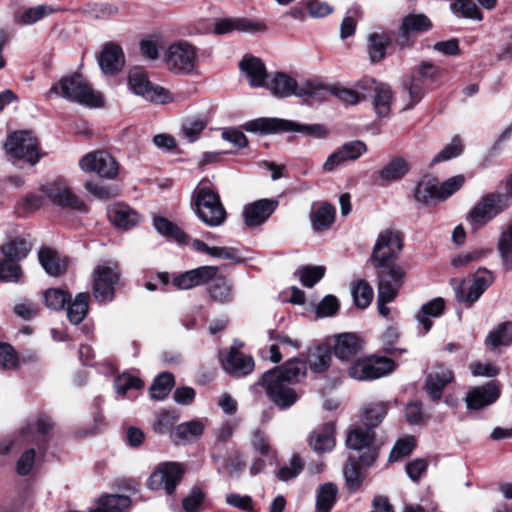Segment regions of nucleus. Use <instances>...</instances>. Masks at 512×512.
Returning a JSON list of instances; mask_svg holds the SVG:
<instances>
[{
  "mask_svg": "<svg viewBox=\"0 0 512 512\" xmlns=\"http://www.w3.org/2000/svg\"><path fill=\"white\" fill-rule=\"evenodd\" d=\"M492 252L491 249L476 248L470 251L462 252L452 258L451 264L455 268H463L470 263L480 260Z\"/></svg>",
  "mask_w": 512,
  "mask_h": 512,
  "instance_id": "13d9d810",
  "label": "nucleus"
},
{
  "mask_svg": "<svg viewBox=\"0 0 512 512\" xmlns=\"http://www.w3.org/2000/svg\"><path fill=\"white\" fill-rule=\"evenodd\" d=\"M498 251L507 270L512 269V224L501 234L498 241Z\"/></svg>",
  "mask_w": 512,
  "mask_h": 512,
  "instance_id": "603ef678",
  "label": "nucleus"
},
{
  "mask_svg": "<svg viewBox=\"0 0 512 512\" xmlns=\"http://www.w3.org/2000/svg\"><path fill=\"white\" fill-rule=\"evenodd\" d=\"M278 206L274 199H261L247 204L243 210L244 222L247 227H257L267 221Z\"/></svg>",
  "mask_w": 512,
  "mask_h": 512,
  "instance_id": "4be33fe9",
  "label": "nucleus"
},
{
  "mask_svg": "<svg viewBox=\"0 0 512 512\" xmlns=\"http://www.w3.org/2000/svg\"><path fill=\"white\" fill-rule=\"evenodd\" d=\"M217 272L215 266H201L174 277L173 285L182 290L191 289L212 280Z\"/></svg>",
  "mask_w": 512,
  "mask_h": 512,
  "instance_id": "393cba45",
  "label": "nucleus"
},
{
  "mask_svg": "<svg viewBox=\"0 0 512 512\" xmlns=\"http://www.w3.org/2000/svg\"><path fill=\"white\" fill-rule=\"evenodd\" d=\"M387 409V405L383 402L372 403L365 406L363 410L365 426L373 429L380 424L387 414Z\"/></svg>",
  "mask_w": 512,
  "mask_h": 512,
  "instance_id": "3c124183",
  "label": "nucleus"
},
{
  "mask_svg": "<svg viewBox=\"0 0 512 512\" xmlns=\"http://www.w3.org/2000/svg\"><path fill=\"white\" fill-rule=\"evenodd\" d=\"M325 274L324 266H301L297 269L299 280L305 287H313Z\"/></svg>",
  "mask_w": 512,
  "mask_h": 512,
  "instance_id": "5fc2aeb1",
  "label": "nucleus"
},
{
  "mask_svg": "<svg viewBox=\"0 0 512 512\" xmlns=\"http://www.w3.org/2000/svg\"><path fill=\"white\" fill-rule=\"evenodd\" d=\"M38 258L41 266L51 276H59L67 269L66 261L51 248L40 249Z\"/></svg>",
  "mask_w": 512,
  "mask_h": 512,
  "instance_id": "72a5a7b5",
  "label": "nucleus"
},
{
  "mask_svg": "<svg viewBox=\"0 0 512 512\" xmlns=\"http://www.w3.org/2000/svg\"><path fill=\"white\" fill-rule=\"evenodd\" d=\"M240 32H263L266 26L261 22H254L245 18H225L217 21L214 25V32L218 35L230 33L232 31Z\"/></svg>",
  "mask_w": 512,
  "mask_h": 512,
  "instance_id": "cd10ccee",
  "label": "nucleus"
},
{
  "mask_svg": "<svg viewBox=\"0 0 512 512\" xmlns=\"http://www.w3.org/2000/svg\"><path fill=\"white\" fill-rule=\"evenodd\" d=\"M242 127L246 132L259 134L297 132L316 139H322L328 135L326 128L321 124H300L281 118L261 117L244 123Z\"/></svg>",
  "mask_w": 512,
  "mask_h": 512,
  "instance_id": "7ed1b4c3",
  "label": "nucleus"
},
{
  "mask_svg": "<svg viewBox=\"0 0 512 512\" xmlns=\"http://www.w3.org/2000/svg\"><path fill=\"white\" fill-rule=\"evenodd\" d=\"M378 273V295L387 299H395L402 287L406 272L399 265L380 267Z\"/></svg>",
  "mask_w": 512,
  "mask_h": 512,
  "instance_id": "6ab92c4d",
  "label": "nucleus"
},
{
  "mask_svg": "<svg viewBox=\"0 0 512 512\" xmlns=\"http://www.w3.org/2000/svg\"><path fill=\"white\" fill-rule=\"evenodd\" d=\"M53 428V422L50 417L40 415L33 422H28L23 426L14 440H4L0 443V454L8 453L14 446H22L24 444L39 443L42 438L47 435Z\"/></svg>",
  "mask_w": 512,
  "mask_h": 512,
  "instance_id": "f8f14e48",
  "label": "nucleus"
},
{
  "mask_svg": "<svg viewBox=\"0 0 512 512\" xmlns=\"http://www.w3.org/2000/svg\"><path fill=\"white\" fill-rule=\"evenodd\" d=\"M395 369V363L383 357H370V380L383 377Z\"/></svg>",
  "mask_w": 512,
  "mask_h": 512,
  "instance_id": "052dcab7",
  "label": "nucleus"
},
{
  "mask_svg": "<svg viewBox=\"0 0 512 512\" xmlns=\"http://www.w3.org/2000/svg\"><path fill=\"white\" fill-rule=\"evenodd\" d=\"M267 88L273 95L281 98L291 95L300 98H313L321 96L325 92L324 85L319 82L306 81L298 86L294 78L282 72H277L271 76Z\"/></svg>",
  "mask_w": 512,
  "mask_h": 512,
  "instance_id": "39448f33",
  "label": "nucleus"
},
{
  "mask_svg": "<svg viewBox=\"0 0 512 512\" xmlns=\"http://www.w3.org/2000/svg\"><path fill=\"white\" fill-rule=\"evenodd\" d=\"M32 243L23 237L10 239L1 246L2 254L9 260L19 262L26 258L31 251Z\"/></svg>",
  "mask_w": 512,
  "mask_h": 512,
  "instance_id": "c9c22d12",
  "label": "nucleus"
},
{
  "mask_svg": "<svg viewBox=\"0 0 512 512\" xmlns=\"http://www.w3.org/2000/svg\"><path fill=\"white\" fill-rule=\"evenodd\" d=\"M359 88L364 100L371 99L372 106L378 117H388L394 101L391 87L374 78L364 77L359 80Z\"/></svg>",
  "mask_w": 512,
  "mask_h": 512,
  "instance_id": "9d476101",
  "label": "nucleus"
},
{
  "mask_svg": "<svg viewBox=\"0 0 512 512\" xmlns=\"http://www.w3.org/2000/svg\"><path fill=\"white\" fill-rule=\"evenodd\" d=\"M174 385V377L171 373H162L150 387V396L155 400H163L171 391Z\"/></svg>",
  "mask_w": 512,
  "mask_h": 512,
  "instance_id": "8fccbe9b",
  "label": "nucleus"
},
{
  "mask_svg": "<svg viewBox=\"0 0 512 512\" xmlns=\"http://www.w3.org/2000/svg\"><path fill=\"white\" fill-rule=\"evenodd\" d=\"M131 505V500L125 495H106L99 499L97 509L92 512H124Z\"/></svg>",
  "mask_w": 512,
  "mask_h": 512,
  "instance_id": "c03bdc74",
  "label": "nucleus"
},
{
  "mask_svg": "<svg viewBox=\"0 0 512 512\" xmlns=\"http://www.w3.org/2000/svg\"><path fill=\"white\" fill-rule=\"evenodd\" d=\"M107 215L115 227L123 230H129L141 221V216L136 210L122 203L111 205Z\"/></svg>",
  "mask_w": 512,
  "mask_h": 512,
  "instance_id": "bb28decb",
  "label": "nucleus"
},
{
  "mask_svg": "<svg viewBox=\"0 0 512 512\" xmlns=\"http://www.w3.org/2000/svg\"><path fill=\"white\" fill-rule=\"evenodd\" d=\"M408 161L400 156L393 157L380 171L379 179L391 183L403 178L409 171Z\"/></svg>",
  "mask_w": 512,
  "mask_h": 512,
  "instance_id": "f704fd0d",
  "label": "nucleus"
},
{
  "mask_svg": "<svg viewBox=\"0 0 512 512\" xmlns=\"http://www.w3.org/2000/svg\"><path fill=\"white\" fill-rule=\"evenodd\" d=\"M79 166L84 172L97 173L100 177L107 179L116 178L119 172L118 163L105 151L86 154L80 159Z\"/></svg>",
  "mask_w": 512,
  "mask_h": 512,
  "instance_id": "f3484780",
  "label": "nucleus"
},
{
  "mask_svg": "<svg viewBox=\"0 0 512 512\" xmlns=\"http://www.w3.org/2000/svg\"><path fill=\"white\" fill-rule=\"evenodd\" d=\"M239 67L240 70L245 73L251 87L264 86L267 71L261 59L246 55L240 61Z\"/></svg>",
  "mask_w": 512,
  "mask_h": 512,
  "instance_id": "c756f323",
  "label": "nucleus"
},
{
  "mask_svg": "<svg viewBox=\"0 0 512 512\" xmlns=\"http://www.w3.org/2000/svg\"><path fill=\"white\" fill-rule=\"evenodd\" d=\"M454 380L453 372L443 366L438 365L433 368L426 377L425 388L430 398L439 401L442 397L445 387Z\"/></svg>",
  "mask_w": 512,
  "mask_h": 512,
  "instance_id": "a878e982",
  "label": "nucleus"
},
{
  "mask_svg": "<svg viewBox=\"0 0 512 512\" xmlns=\"http://www.w3.org/2000/svg\"><path fill=\"white\" fill-rule=\"evenodd\" d=\"M325 92L321 96H316L315 98L321 99L326 94H331L342 101L345 105H355L360 101L364 100L362 98V92L359 88V81L356 82L353 89L345 88L342 86H324Z\"/></svg>",
  "mask_w": 512,
  "mask_h": 512,
  "instance_id": "a19ab883",
  "label": "nucleus"
},
{
  "mask_svg": "<svg viewBox=\"0 0 512 512\" xmlns=\"http://www.w3.org/2000/svg\"><path fill=\"white\" fill-rule=\"evenodd\" d=\"M478 3L485 9H493L496 5V0H477ZM455 14H459L464 18L474 20H481L482 14L473 0H454L450 6Z\"/></svg>",
  "mask_w": 512,
  "mask_h": 512,
  "instance_id": "7c9ffc66",
  "label": "nucleus"
},
{
  "mask_svg": "<svg viewBox=\"0 0 512 512\" xmlns=\"http://www.w3.org/2000/svg\"><path fill=\"white\" fill-rule=\"evenodd\" d=\"M184 470L177 462H164L152 472L147 487L150 490H164L167 495H172L182 479Z\"/></svg>",
  "mask_w": 512,
  "mask_h": 512,
  "instance_id": "4468645a",
  "label": "nucleus"
},
{
  "mask_svg": "<svg viewBox=\"0 0 512 512\" xmlns=\"http://www.w3.org/2000/svg\"><path fill=\"white\" fill-rule=\"evenodd\" d=\"M335 445L334 425L326 424L321 430L313 431L310 446L317 452L331 451Z\"/></svg>",
  "mask_w": 512,
  "mask_h": 512,
  "instance_id": "4c0bfd02",
  "label": "nucleus"
},
{
  "mask_svg": "<svg viewBox=\"0 0 512 512\" xmlns=\"http://www.w3.org/2000/svg\"><path fill=\"white\" fill-rule=\"evenodd\" d=\"M445 308V302L442 298H435L421 307V310L416 314V319L419 324L424 328V332H428L432 327V321L429 317H439Z\"/></svg>",
  "mask_w": 512,
  "mask_h": 512,
  "instance_id": "ea45409f",
  "label": "nucleus"
},
{
  "mask_svg": "<svg viewBox=\"0 0 512 512\" xmlns=\"http://www.w3.org/2000/svg\"><path fill=\"white\" fill-rule=\"evenodd\" d=\"M206 127L201 119H190L182 124V135L190 143L195 142Z\"/></svg>",
  "mask_w": 512,
  "mask_h": 512,
  "instance_id": "338daca9",
  "label": "nucleus"
},
{
  "mask_svg": "<svg viewBox=\"0 0 512 512\" xmlns=\"http://www.w3.org/2000/svg\"><path fill=\"white\" fill-rule=\"evenodd\" d=\"M153 224L157 232L164 236L172 237L178 242H184L186 239L185 233L164 217H155Z\"/></svg>",
  "mask_w": 512,
  "mask_h": 512,
  "instance_id": "6e6d98bb",
  "label": "nucleus"
},
{
  "mask_svg": "<svg viewBox=\"0 0 512 512\" xmlns=\"http://www.w3.org/2000/svg\"><path fill=\"white\" fill-rule=\"evenodd\" d=\"M42 191L53 204L61 208L78 211L85 209L84 203L71 190L69 184L63 178L47 182L42 186Z\"/></svg>",
  "mask_w": 512,
  "mask_h": 512,
  "instance_id": "dca6fc26",
  "label": "nucleus"
},
{
  "mask_svg": "<svg viewBox=\"0 0 512 512\" xmlns=\"http://www.w3.org/2000/svg\"><path fill=\"white\" fill-rule=\"evenodd\" d=\"M22 276L20 265L6 257L0 259V282H17Z\"/></svg>",
  "mask_w": 512,
  "mask_h": 512,
  "instance_id": "680f3d73",
  "label": "nucleus"
},
{
  "mask_svg": "<svg viewBox=\"0 0 512 512\" xmlns=\"http://www.w3.org/2000/svg\"><path fill=\"white\" fill-rule=\"evenodd\" d=\"M4 149L11 161L24 160L34 165L40 158L37 139L27 130L9 134L4 143Z\"/></svg>",
  "mask_w": 512,
  "mask_h": 512,
  "instance_id": "0eeeda50",
  "label": "nucleus"
},
{
  "mask_svg": "<svg viewBox=\"0 0 512 512\" xmlns=\"http://www.w3.org/2000/svg\"><path fill=\"white\" fill-rule=\"evenodd\" d=\"M331 355L328 350L324 348H317L309 356V368L314 373H321L329 367Z\"/></svg>",
  "mask_w": 512,
  "mask_h": 512,
  "instance_id": "0e129e2a",
  "label": "nucleus"
},
{
  "mask_svg": "<svg viewBox=\"0 0 512 512\" xmlns=\"http://www.w3.org/2000/svg\"><path fill=\"white\" fill-rule=\"evenodd\" d=\"M366 150V145L362 141L347 142L326 159L323 164V170L332 172L346 161L357 160Z\"/></svg>",
  "mask_w": 512,
  "mask_h": 512,
  "instance_id": "5701e85b",
  "label": "nucleus"
},
{
  "mask_svg": "<svg viewBox=\"0 0 512 512\" xmlns=\"http://www.w3.org/2000/svg\"><path fill=\"white\" fill-rule=\"evenodd\" d=\"M432 27L429 18L423 14H410L403 18L399 29L396 43L400 48H407L412 45L410 35L428 31Z\"/></svg>",
  "mask_w": 512,
  "mask_h": 512,
  "instance_id": "412c9836",
  "label": "nucleus"
},
{
  "mask_svg": "<svg viewBox=\"0 0 512 512\" xmlns=\"http://www.w3.org/2000/svg\"><path fill=\"white\" fill-rule=\"evenodd\" d=\"M512 344V322H504L491 331L486 338V345L491 350L500 346H509Z\"/></svg>",
  "mask_w": 512,
  "mask_h": 512,
  "instance_id": "79ce46f5",
  "label": "nucleus"
},
{
  "mask_svg": "<svg viewBox=\"0 0 512 512\" xmlns=\"http://www.w3.org/2000/svg\"><path fill=\"white\" fill-rule=\"evenodd\" d=\"M391 42L390 35L385 31L373 32L368 37V54L372 62H379L386 55V48Z\"/></svg>",
  "mask_w": 512,
  "mask_h": 512,
  "instance_id": "e433bc0d",
  "label": "nucleus"
},
{
  "mask_svg": "<svg viewBox=\"0 0 512 512\" xmlns=\"http://www.w3.org/2000/svg\"><path fill=\"white\" fill-rule=\"evenodd\" d=\"M360 339L351 333H344L337 337L334 353L340 360H350L361 351Z\"/></svg>",
  "mask_w": 512,
  "mask_h": 512,
  "instance_id": "2f4dec72",
  "label": "nucleus"
},
{
  "mask_svg": "<svg viewBox=\"0 0 512 512\" xmlns=\"http://www.w3.org/2000/svg\"><path fill=\"white\" fill-rule=\"evenodd\" d=\"M89 293L81 292L76 295L74 301L67 308L69 321L77 325L83 321L88 312Z\"/></svg>",
  "mask_w": 512,
  "mask_h": 512,
  "instance_id": "49530a36",
  "label": "nucleus"
},
{
  "mask_svg": "<svg viewBox=\"0 0 512 512\" xmlns=\"http://www.w3.org/2000/svg\"><path fill=\"white\" fill-rule=\"evenodd\" d=\"M305 370L303 361L289 360L281 367L265 372L258 383L265 387L266 394L277 407L286 409L298 399L290 384L298 381L305 374Z\"/></svg>",
  "mask_w": 512,
  "mask_h": 512,
  "instance_id": "f257e3e1",
  "label": "nucleus"
},
{
  "mask_svg": "<svg viewBox=\"0 0 512 512\" xmlns=\"http://www.w3.org/2000/svg\"><path fill=\"white\" fill-rule=\"evenodd\" d=\"M338 489L333 483L321 485L316 495V512H330L332 509Z\"/></svg>",
  "mask_w": 512,
  "mask_h": 512,
  "instance_id": "09e8293b",
  "label": "nucleus"
},
{
  "mask_svg": "<svg viewBox=\"0 0 512 512\" xmlns=\"http://www.w3.org/2000/svg\"><path fill=\"white\" fill-rule=\"evenodd\" d=\"M375 433L371 427H357L351 430L346 439V445L349 449L362 450L367 448V453L360 456V460L365 465H371L378 457L377 449L372 447Z\"/></svg>",
  "mask_w": 512,
  "mask_h": 512,
  "instance_id": "a211bd4d",
  "label": "nucleus"
},
{
  "mask_svg": "<svg viewBox=\"0 0 512 512\" xmlns=\"http://www.w3.org/2000/svg\"><path fill=\"white\" fill-rule=\"evenodd\" d=\"M464 182L462 175L453 176L441 184L434 179L422 180L415 187L414 197L422 203L444 201L457 192Z\"/></svg>",
  "mask_w": 512,
  "mask_h": 512,
  "instance_id": "6e6552de",
  "label": "nucleus"
},
{
  "mask_svg": "<svg viewBox=\"0 0 512 512\" xmlns=\"http://www.w3.org/2000/svg\"><path fill=\"white\" fill-rule=\"evenodd\" d=\"M223 369L234 377H244L254 369V360L251 356L231 348L228 353L221 356Z\"/></svg>",
  "mask_w": 512,
  "mask_h": 512,
  "instance_id": "b1692460",
  "label": "nucleus"
},
{
  "mask_svg": "<svg viewBox=\"0 0 512 512\" xmlns=\"http://www.w3.org/2000/svg\"><path fill=\"white\" fill-rule=\"evenodd\" d=\"M463 151V144L458 136L453 137L451 142L447 144L439 153H437L431 161V165H436L443 161H448L459 156Z\"/></svg>",
  "mask_w": 512,
  "mask_h": 512,
  "instance_id": "bf43d9fd",
  "label": "nucleus"
},
{
  "mask_svg": "<svg viewBox=\"0 0 512 512\" xmlns=\"http://www.w3.org/2000/svg\"><path fill=\"white\" fill-rule=\"evenodd\" d=\"M70 298L71 296L61 289H48L44 293L46 306L53 310H60L64 308Z\"/></svg>",
  "mask_w": 512,
  "mask_h": 512,
  "instance_id": "69168bd1",
  "label": "nucleus"
},
{
  "mask_svg": "<svg viewBox=\"0 0 512 512\" xmlns=\"http://www.w3.org/2000/svg\"><path fill=\"white\" fill-rule=\"evenodd\" d=\"M128 86L134 94L156 104L171 103L178 98L169 90L151 84L146 74L139 68H135L129 72Z\"/></svg>",
  "mask_w": 512,
  "mask_h": 512,
  "instance_id": "9b49d317",
  "label": "nucleus"
},
{
  "mask_svg": "<svg viewBox=\"0 0 512 512\" xmlns=\"http://www.w3.org/2000/svg\"><path fill=\"white\" fill-rule=\"evenodd\" d=\"M209 295L212 300L220 303L231 301L233 298L231 281L223 276H215L209 287Z\"/></svg>",
  "mask_w": 512,
  "mask_h": 512,
  "instance_id": "a18cd8bd",
  "label": "nucleus"
},
{
  "mask_svg": "<svg viewBox=\"0 0 512 512\" xmlns=\"http://www.w3.org/2000/svg\"><path fill=\"white\" fill-rule=\"evenodd\" d=\"M500 395V385L491 381L470 390L465 397L466 406L470 410H480L495 403Z\"/></svg>",
  "mask_w": 512,
  "mask_h": 512,
  "instance_id": "aec40b11",
  "label": "nucleus"
},
{
  "mask_svg": "<svg viewBox=\"0 0 512 512\" xmlns=\"http://www.w3.org/2000/svg\"><path fill=\"white\" fill-rule=\"evenodd\" d=\"M56 11L57 9L50 5H39L16 14L15 21L22 25H32Z\"/></svg>",
  "mask_w": 512,
  "mask_h": 512,
  "instance_id": "de8ad7c7",
  "label": "nucleus"
},
{
  "mask_svg": "<svg viewBox=\"0 0 512 512\" xmlns=\"http://www.w3.org/2000/svg\"><path fill=\"white\" fill-rule=\"evenodd\" d=\"M508 206V194L489 193L483 196L471 209L466 220L473 230H477L503 212Z\"/></svg>",
  "mask_w": 512,
  "mask_h": 512,
  "instance_id": "423d86ee",
  "label": "nucleus"
},
{
  "mask_svg": "<svg viewBox=\"0 0 512 512\" xmlns=\"http://www.w3.org/2000/svg\"><path fill=\"white\" fill-rule=\"evenodd\" d=\"M351 293H352L355 305L361 309L368 307L373 299V296H374L372 287L368 284V282H366L364 280L358 281L352 287Z\"/></svg>",
  "mask_w": 512,
  "mask_h": 512,
  "instance_id": "864d4df0",
  "label": "nucleus"
},
{
  "mask_svg": "<svg viewBox=\"0 0 512 512\" xmlns=\"http://www.w3.org/2000/svg\"><path fill=\"white\" fill-rule=\"evenodd\" d=\"M196 48L186 41L171 44L165 52V63L169 71L175 74H190L195 67Z\"/></svg>",
  "mask_w": 512,
  "mask_h": 512,
  "instance_id": "ddd939ff",
  "label": "nucleus"
},
{
  "mask_svg": "<svg viewBox=\"0 0 512 512\" xmlns=\"http://www.w3.org/2000/svg\"><path fill=\"white\" fill-rule=\"evenodd\" d=\"M124 62L123 51L115 44L106 45L98 57L100 68L106 75H113L121 71Z\"/></svg>",
  "mask_w": 512,
  "mask_h": 512,
  "instance_id": "c85d7f7f",
  "label": "nucleus"
},
{
  "mask_svg": "<svg viewBox=\"0 0 512 512\" xmlns=\"http://www.w3.org/2000/svg\"><path fill=\"white\" fill-rule=\"evenodd\" d=\"M118 280L119 271L116 266H97L92 273L93 297L100 303L112 301Z\"/></svg>",
  "mask_w": 512,
  "mask_h": 512,
  "instance_id": "2eb2a0df",
  "label": "nucleus"
},
{
  "mask_svg": "<svg viewBox=\"0 0 512 512\" xmlns=\"http://www.w3.org/2000/svg\"><path fill=\"white\" fill-rule=\"evenodd\" d=\"M416 447V439L413 436H405L399 439L395 445L393 446L390 455L389 461L396 462L400 459L410 455L414 448Z\"/></svg>",
  "mask_w": 512,
  "mask_h": 512,
  "instance_id": "4d7b16f0",
  "label": "nucleus"
},
{
  "mask_svg": "<svg viewBox=\"0 0 512 512\" xmlns=\"http://www.w3.org/2000/svg\"><path fill=\"white\" fill-rule=\"evenodd\" d=\"M194 210L199 219L208 226L221 225L226 219V211L217 192L210 187L199 185L192 195Z\"/></svg>",
  "mask_w": 512,
  "mask_h": 512,
  "instance_id": "20e7f679",
  "label": "nucleus"
},
{
  "mask_svg": "<svg viewBox=\"0 0 512 512\" xmlns=\"http://www.w3.org/2000/svg\"><path fill=\"white\" fill-rule=\"evenodd\" d=\"M451 284L453 286L457 300L469 306L476 302L484 293V291L480 289L478 286H475L473 282L468 284L464 279H453L451 281Z\"/></svg>",
  "mask_w": 512,
  "mask_h": 512,
  "instance_id": "58836bf2",
  "label": "nucleus"
},
{
  "mask_svg": "<svg viewBox=\"0 0 512 512\" xmlns=\"http://www.w3.org/2000/svg\"><path fill=\"white\" fill-rule=\"evenodd\" d=\"M403 239L401 233L395 230H384L378 234L374 244L370 262L374 268L388 267L401 252Z\"/></svg>",
  "mask_w": 512,
  "mask_h": 512,
  "instance_id": "1a4fd4ad",
  "label": "nucleus"
},
{
  "mask_svg": "<svg viewBox=\"0 0 512 512\" xmlns=\"http://www.w3.org/2000/svg\"><path fill=\"white\" fill-rule=\"evenodd\" d=\"M361 18V11L358 7L348 10L340 25V37L346 39L355 32L358 20Z\"/></svg>",
  "mask_w": 512,
  "mask_h": 512,
  "instance_id": "e2e57ef3",
  "label": "nucleus"
},
{
  "mask_svg": "<svg viewBox=\"0 0 512 512\" xmlns=\"http://www.w3.org/2000/svg\"><path fill=\"white\" fill-rule=\"evenodd\" d=\"M46 99L62 97L89 107H99L103 103L100 92L95 91L79 74L65 76L53 84L45 94Z\"/></svg>",
  "mask_w": 512,
  "mask_h": 512,
  "instance_id": "f03ea898",
  "label": "nucleus"
},
{
  "mask_svg": "<svg viewBox=\"0 0 512 512\" xmlns=\"http://www.w3.org/2000/svg\"><path fill=\"white\" fill-rule=\"evenodd\" d=\"M204 423L193 420L179 424L172 434L175 443H191L197 441L204 432Z\"/></svg>",
  "mask_w": 512,
  "mask_h": 512,
  "instance_id": "473e14b6",
  "label": "nucleus"
},
{
  "mask_svg": "<svg viewBox=\"0 0 512 512\" xmlns=\"http://www.w3.org/2000/svg\"><path fill=\"white\" fill-rule=\"evenodd\" d=\"M335 218V208L329 203H322L311 214V224L315 231L328 229Z\"/></svg>",
  "mask_w": 512,
  "mask_h": 512,
  "instance_id": "37998d69",
  "label": "nucleus"
},
{
  "mask_svg": "<svg viewBox=\"0 0 512 512\" xmlns=\"http://www.w3.org/2000/svg\"><path fill=\"white\" fill-rule=\"evenodd\" d=\"M346 485L351 491L357 490L363 481V475L358 464L348 463L344 468Z\"/></svg>",
  "mask_w": 512,
  "mask_h": 512,
  "instance_id": "774afa93",
  "label": "nucleus"
}]
</instances>
